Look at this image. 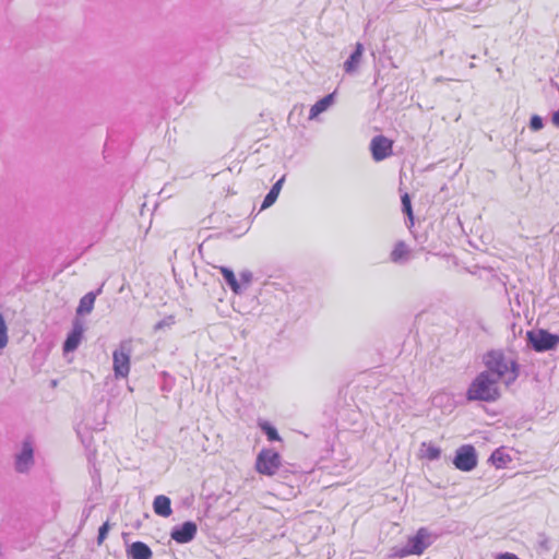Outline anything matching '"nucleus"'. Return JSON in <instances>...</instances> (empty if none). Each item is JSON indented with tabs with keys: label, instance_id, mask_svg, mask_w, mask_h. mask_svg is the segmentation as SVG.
Masks as SVG:
<instances>
[{
	"label": "nucleus",
	"instance_id": "1",
	"mask_svg": "<svg viewBox=\"0 0 559 559\" xmlns=\"http://www.w3.org/2000/svg\"><path fill=\"white\" fill-rule=\"evenodd\" d=\"M484 364L497 382L503 381L507 386L513 384L520 376V365L514 359H508L500 349H491L484 356Z\"/></svg>",
	"mask_w": 559,
	"mask_h": 559
},
{
	"label": "nucleus",
	"instance_id": "2",
	"mask_svg": "<svg viewBox=\"0 0 559 559\" xmlns=\"http://www.w3.org/2000/svg\"><path fill=\"white\" fill-rule=\"evenodd\" d=\"M500 397L498 382L492 379L489 371H481L469 384L466 391L468 402H496Z\"/></svg>",
	"mask_w": 559,
	"mask_h": 559
},
{
	"label": "nucleus",
	"instance_id": "3",
	"mask_svg": "<svg viewBox=\"0 0 559 559\" xmlns=\"http://www.w3.org/2000/svg\"><path fill=\"white\" fill-rule=\"evenodd\" d=\"M431 535L429 531L421 527L417 533L409 537L404 547H392L389 554L390 558H404L409 555H421L425 549L431 545Z\"/></svg>",
	"mask_w": 559,
	"mask_h": 559
},
{
	"label": "nucleus",
	"instance_id": "4",
	"mask_svg": "<svg viewBox=\"0 0 559 559\" xmlns=\"http://www.w3.org/2000/svg\"><path fill=\"white\" fill-rule=\"evenodd\" d=\"M255 471L265 476L275 475L282 467V456L271 448H263L257 455Z\"/></svg>",
	"mask_w": 559,
	"mask_h": 559
},
{
	"label": "nucleus",
	"instance_id": "5",
	"mask_svg": "<svg viewBox=\"0 0 559 559\" xmlns=\"http://www.w3.org/2000/svg\"><path fill=\"white\" fill-rule=\"evenodd\" d=\"M527 344L538 353L556 349L559 346V335L547 330H531L526 333Z\"/></svg>",
	"mask_w": 559,
	"mask_h": 559
},
{
	"label": "nucleus",
	"instance_id": "6",
	"mask_svg": "<svg viewBox=\"0 0 559 559\" xmlns=\"http://www.w3.org/2000/svg\"><path fill=\"white\" fill-rule=\"evenodd\" d=\"M132 353V341L124 340L119 344V347L114 350V371L117 378H124L130 371V356Z\"/></svg>",
	"mask_w": 559,
	"mask_h": 559
},
{
	"label": "nucleus",
	"instance_id": "7",
	"mask_svg": "<svg viewBox=\"0 0 559 559\" xmlns=\"http://www.w3.org/2000/svg\"><path fill=\"white\" fill-rule=\"evenodd\" d=\"M454 466L463 472H469L477 465V453L473 445L464 444L461 445L453 459Z\"/></svg>",
	"mask_w": 559,
	"mask_h": 559
},
{
	"label": "nucleus",
	"instance_id": "8",
	"mask_svg": "<svg viewBox=\"0 0 559 559\" xmlns=\"http://www.w3.org/2000/svg\"><path fill=\"white\" fill-rule=\"evenodd\" d=\"M85 330L84 321L78 317H75L72 321V329L68 333L67 338L63 343V352L64 353H71L74 352L83 337V333Z\"/></svg>",
	"mask_w": 559,
	"mask_h": 559
},
{
	"label": "nucleus",
	"instance_id": "9",
	"mask_svg": "<svg viewBox=\"0 0 559 559\" xmlns=\"http://www.w3.org/2000/svg\"><path fill=\"white\" fill-rule=\"evenodd\" d=\"M198 526L193 521H186L181 525L171 528L170 537L178 544H187L194 539Z\"/></svg>",
	"mask_w": 559,
	"mask_h": 559
},
{
	"label": "nucleus",
	"instance_id": "10",
	"mask_svg": "<svg viewBox=\"0 0 559 559\" xmlns=\"http://www.w3.org/2000/svg\"><path fill=\"white\" fill-rule=\"evenodd\" d=\"M393 142L384 135H377L371 140L370 151L372 158L377 162L383 160L392 155Z\"/></svg>",
	"mask_w": 559,
	"mask_h": 559
},
{
	"label": "nucleus",
	"instance_id": "11",
	"mask_svg": "<svg viewBox=\"0 0 559 559\" xmlns=\"http://www.w3.org/2000/svg\"><path fill=\"white\" fill-rule=\"evenodd\" d=\"M34 464V451L29 442H23L21 452L15 457V469L19 473H26Z\"/></svg>",
	"mask_w": 559,
	"mask_h": 559
},
{
	"label": "nucleus",
	"instance_id": "12",
	"mask_svg": "<svg viewBox=\"0 0 559 559\" xmlns=\"http://www.w3.org/2000/svg\"><path fill=\"white\" fill-rule=\"evenodd\" d=\"M364 53V46L360 43H357L355 46V50L350 53L348 59L344 62V71L348 74H353L357 72Z\"/></svg>",
	"mask_w": 559,
	"mask_h": 559
},
{
	"label": "nucleus",
	"instance_id": "13",
	"mask_svg": "<svg viewBox=\"0 0 559 559\" xmlns=\"http://www.w3.org/2000/svg\"><path fill=\"white\" fill-rule=\"evenodd\" d=\"M102 288H98L96 292H90L85 294L79 302L76 308V317L91 313L94 308V302L98 294H100Z\"/></svg>",
	"mask_w": 559,
	"mask_h": 559
},
{
	"label": "nucleus",
	"instance_id": "14",
	"mask_svg": "<svg viewBox=\"0 0 559 559\" xmlns=\"http://www.w3.org/2000/svg\"><path fill=\"white\" fill-rule=\"evenodd\" d=\"M127 554L132 559H151L153 552L151 548L143 542H134L127 549Z\"/></svg>",
	"mask_w": 559,
	"mask_h": 559
},
{
	"label": "nucleus",
	"instance_id": "15",
	"mask_svg": "<svg viewBox=\"0 0 559 559\" xmlns=\"http://www.w3.org/2000/svg\"><path fill=\"white\" fill-rule=\"evenodd\" d=\"M153 510L157 515L168 518L173 513L170 499L164 495L156 496L153 501Z\"/></svg>",
	"mask_w": 559,
	"mask_h": 559
},
{
	"label": "nucleus",
	"instance_id": "16",
	"mask_svg": "<svg viewBox=\"0 0 559 559\" xmlns=\"http://www.w3.org/2000/svg\"><path fill=\"white\" fill-rule=\"evenodd\" d=\"M334 103V93L328 94L320 100H318L314 105L311 106L309 118L312 119L325 111L332 104Z\"/></svg>",
	"mask_w": 559,
	"mask_h": 559
},
{
	"label": "nucleus",
	"instance_id": "17",
	"mask_svg": "<svg viewBox=\"0 0 559 559\" xmlns=\"http://www.w3.org/2000/svg\"><path fill=\"white\" fill-rule=\"evenodd\" d=\"M409 249L404 241H397L392 250L390 258L394 263H402L408 260Z\"/></svg>",
	"mask_w": 559,
	"mask_h": 559
},
{
	"label": "nucleus",
	"instance_id": "18",
	"mask_svg": "<svg viewBox=\"0 0 559 559\" xmlns=\"http://www.w3.org/2000/svg\"><path fill=\"white\" fill-rule=\"evenodd\" d=\"M489 461L497 468H502V467H506L507 464L512 461V459H511L510 454H508L507 452L503 451L502 448H499L491 453Z\"/></svg>",
	"mask_w": 559,
	"mask_h": 559
},
{
	"label": "nucleus",
	"instance_id": "19",
	"mask_svg": "<svg viewBox=\"0 0 559 559\" xmlns=\"http://www.w3.org/2000/svg\"><path fill=\"white\" fill-rule=\"evenodd\" d=\"M219 270L226 284L231 288V290L236 294L241 293V285L237 281L234 272L226 266H221Z\"/></svg>",
	"mask_w": 559,
	"mask_h": 559
},
{
	"label": "nucleus",
	"instance_id": "20",
	"mask_svg": "<svg viewBox=\"0 0 559 559\" xmlns=\"http://www.w3.org/2000/svg\"><path fill=\"white\" fill-rule=\"evenodd\" d=\"M283 182H284V177L281 178L280 180H277L273 185V187L271 188L269 193L265 195L261 209H266V207L271 206L276 201V199L280 194V191L282 189Z\"/></svg>",
	"mask_w": 559,
	"mask_h": 559
},
{
	"label": "nucleus",
	"instance_id": "21",
	"mask_svg": "<svg viewBox=\"0 0 559 559\" xmlns=\"http://www.w3.org/2000/svg\"><path fill=\"white\" fill-rule=\"evenodd\" d=\"M260 429L266 435L269 441H281V437L274 426H272L269 421L261 420L259 421Z\"/></svg>",
	"mask_w": 559,
	"mask_h": 559
},
{
	"label": "nucleus",
	"instance_id": "22",
	"mask_svg": "<svg viewBox=\"0 0 559 559\" xmlns=\"http://www.w3.org/2000/svg\"><path fill=\"white\" fill-rule=\"evenodd\" d=\"M401 201H402V211L404 214L407 215L408 221L413 225L414 224V215H413L412 202H411V198H409L408 193H404L401 198Z\"/></svg>",
	"mask_w": 559,
	"mask_h": 559
},
{
	"label": "nucleus",
	"instance_id": "23",
	"mask_svg": "<svg viewBox=\"0 0 559 559\" xmlns=\"http://www.w3.org/2000/svg\"><path fill=\"white\" fill-rule=\"evenodd\" d=\"M8 344V328L3 316L0 313V349Z\"/></svg>",
	"mask_w": 559,
	"mask_h": 559
},
{
	"label": "nucleus",
	"instance_id": "24",
	"mask_svg": "<svg viewBox=\"0 0 559 559\" xmlns=\"http://www.w3.org/2000/svg\"><path fill=\"white\" fill-rule=\"evenodd\" d=\"M544 127L543 118L538 115H533L530 120V128L533 131H539Z\"/></svg>",
	"mask_w": 559,
	"mask_h": 559
},
{
	"label": "nucleus",
	"instance_id": "25",
	"mask_svg": "<svg viewBox=\"0 0 559 559\" xmlns=\"http://www.w3.org/2000/svg\"><path fill=\"white\" fill-rule=\"evenodd\" d=\"M425 456L428 460H438L441 456V450L438 447L429 445L426 450Z\"/></svg>",
	"mask_w": 559,
	"mask_h": 559
},
{
	"label": "nucleus",
	"instance_id": "26",
	"mask_svg": "<svg viewBox=\"0 0 559 559\" xmlns=\"http://www.w3.org/2000/svg\"><path fill=\"white\" fill-rule=\"evenodd\" d=\"M110 530V525L108 522H105L99 528H98V535H97V544L102 545L104 540L106 539L108 532Z\"/></svg>",
	"mask_w": 559,
	"mask_h": 559
},
{
	"label": "nucleus",
	"instance_id": "27",
	"mask_svg": "<svg viewBox=\"0 0 559 559\" xmlns=\"http://www.w3.org/2000/svg\"><path fill=\"white\" fill-rule=\"evenodd\" d=\"M175 323L174 321V317L169 316L160 321H158L155 325H154V331H159V330H163L164 328L166 326H170Z\"/></svg>",
	"mask_w": 559,
	"mask_h": 559
},
{
	"label": "nucleus",
	"instance_id": "28",
	"mask_svg": "<svg viewBox=\"0 0 559 559\" xmlns=\"http://www.w3.org/2000/svg\"><path fill=\"white\" fill-rule=\"evenodd\" d=\"M240 278L246 285H249L252 281V273L250 271H243L240 273Z\"/></svg>",
	"mask_w": 559,
	"mask_h": 559
},
{
	"label": "nucleus",
	"instance_id": "29",
	"mask_svg": "<svg viewBox=\"0 0 559 559\" xmlns=\"http://www.w3.org/2000/svg\"><path fill=\"white\" fill-rule=\"evenodd\" d=\"M551 121L559 129V109L552 114Z\"/></svg>",
	"mask_w": 559,
	"mask_h": 559
}]
</instances>
